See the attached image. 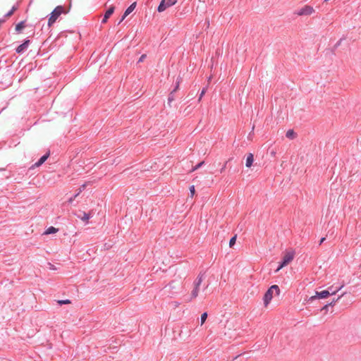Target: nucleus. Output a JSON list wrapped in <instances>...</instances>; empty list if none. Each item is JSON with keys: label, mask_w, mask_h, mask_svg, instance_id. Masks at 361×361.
<instances>
[{"label": "nucleus", "mask_w": 361, "mask_h": 361, "mask_svg": "<svg viewBox=\"0 0 361 361\" xmlns=\"http://www.w3.org/2000/svg\"><path fill=\"white\" fill-rule=\"evenodd\" d=\"M343 295H341V296H339L336 300H334L331 302L329 303V305H334V304L338 301V300Z\"/></svg>", "instance_id": "b1692460"}, {"label": "nucleus", "mask_w": 361, "mask_h": 361, "mask_svg": "<svg viewBox=\"0 0 361 361\" xmlns=\"http://www.w3.org/2000/svg\"><path fill=\"white\" fill-rule=\"evenodd\" d=\"M63 12V6H59L56 8H55L54 10L50 14V17L48 20V26L51 27L56 21L57 18Z\"/></svg>", "instance_id": "7ed1b4c3"}, {"label": "nucleus", "mask_w": 361, "mask_h": 361, "mask_svg": "<svg viewBox=\"0 0 361 361\" xmlns=\"http://www.w3.org/2000/svg\"><path fill=\"white\" fill-rule=\"evenodd\" d=\"M75 198H76V197H75V196L70 197V198L68 199V202L69 204H71V203L74 201V200H75Z\"/></svg>", "instance_id": "393cba45"}, {"label": "nucleus", "mask_w": 361, "mask_h": 361, "mask_svg": "<svg viewBox=\"0 0 361 361\" xmlns=\"http://www.w3.org/2000/svg\"><path fill=\"white\" fill-rule=\"evenodd\" d=\"M172 100H173V97L170 96V97H169V102H171Z\"/></svg>", "instance_id": "473e14b6"}, {"label": "nucleus", "mask_w": 361, "mask_h": 361, "mask_svg": "<svg viewBox=\"0 0 361 361\" xmlns=\"http://www.w3.org/2000/svg\"><path fill=\"white\" fill-rule=\"evenodd\" d=\"M30 42V41L29 39L25 40L23 44L16 48V52L18 54L23 53L27 49Z\"/></svg>", "instance_id": "1a4fd4ad"}, {"label": "nucleus", "mask_w": 361, "mask_h": 361, "mask_svg": "<svg viewBox=\"0 0 361 361\" xmlns=\"http://www.w3.org/2000/svg\"><path fill=\"white\" fill-rule=\"evenodd\" d=\"M25 27V23L23 21L20 22L16 26V30L17 32H20Z\"/></svg>", "instance_id": "f3484780"}, {"label": "nucleus", "mask_w": 361, "mask_h": 361, "mask_svg": "<svg viewBox=\"0 0 361 361\" xmlns=\"http://www.w3.org/2000/svg\"><path fill=\"white\" fill-rule=\"evenodd\" d=\"M254 161V156L252 153H249L246 158L245 165L247 167H250Z\"/></svg>", "instance_id": "f8f14e48"}, {"label": "nucleus", "mask_w": 361, "mask_h": 361, "mask_svg": "<svg viewBox=\"0 0 361 361\" xmlns=\"http://www.w3.org/2000/svg\"><path fill=\"white\" fill-rule=\"evenodd\" d=\"M82 192H80V190H78V191L76 192V194L74 195L75 197H77Z\"/></svg>", "instance_id": "7c9ffc66"}, {"label": "nucleus", "mask_w": 361, "mask_h": 361, "mask_svg": "<svg viewBox=\"0 0 361 361\" xmlns=\"http://www.w3.org/2000/svg\"><path fill=\"white\" fill-rule=\"evenodd\" d=\"M204 164V161H202L200 163H199L198 164H197L193 169L192 171H195L197 169H198L199 168H200L203 164Z\"/></svg>", "instance_id": "412c9836"}, {"label": "nucleus", "mask_w": 361, "mask_h": 361, "mask_svg": "<svg viewBox=\"0 0 361 361\" xmlns=\"http://www.w3.org/2000/svg\"><path fill=\"white\" fill-rule=\"evenodd\" d=\"M204 279V273L200 272L192 283V290L190 298L185 299L186 302H190L198 296L200 287Z\"/></svg>", "instance_id": "f257e3e1"}, {"label": "nucleus", "mask_w": 361, "mask_h": 361, "mask_svg": "<svg viewBox=\"0 0 361 361\" xmlns=\"http://www.w3.org/2000/svg\"><path fill=\"white\" fill-rule=\"evenodd\" d=\"M135 6H136V3L134 2L130 6H128L127 8V9L125 11L124 13H123V16H122L120 22L121 23L130 13H131L134 9L135 8Z\"/></svg>", "instance_id": "6e6552de"}, {"label": "nucleus", "mask_w": 361, "mask_h": 361, "mask_svg": "<svg viewBox=\"0 0 361 361\" xmlns=\"http://www.w3.org/2000/svg\"><path fill=\"white\" fill-rule=\"evenodd\" d=\"M82 192H80V190H78V191L76 192V194L74 195L75 197H77Z\"/></svg>", "instance_id": "c756f323"}, {"label": "nucleus", "mask_w": 361, "mask_h": 361, "mask_svg": "<svg viewBox=\"0 0 361 361\" xmlns=\"http://www.w3.org/2000/svg\"><path fill=\"white\" fill-rule=\"evenodd\" d=\"M85 187H86V185H85V184L82 185L80 187V188H79L80 192H82V190H85Z\"/></svg>", "instance_id": "bb28decb"}, {"label": "nucleus", "mask_w": 361, "mask_h": 361, "mask_svg": "<svg viewBox=\"0 0 361 361\" xmlns=\"http://www.w3.org/2000/svg\"><path fill=\"white\" fill-rule=\"evenodd\" d=\"M190 192L191 195L193 196L195 192V189L194 185H192L190 187Z\"/></svg>", "instance_id": "5701e85b"}, {"label": "nucleus", "mask_w": 361, "mask_h": 361, "mask_svg": "<svg viewBox=\"0 0 361 361\" xmlns=\"http://www.w3.org/2000/svg\"><path fill=\"white\" fill-rule=\"evenodd\" d=\"M114 6H110L106 11L105 16L106 18H109V17L114 13Z\"/></svg>", "instance_id": "4468645a"}, {"label": "nucleus", "mask_w": 361, "mask_h": 361, "mask_svg": "<svg viewBox=\"0 0 361 361\" xmlns=\"http://www.w3.org/2000/svg\"><path fill=\"white\" fill-rule=\"evenodd\" d=\"M235 240H236V235H235V236H233V237H232V238H231V240H230V241H229V246H230L231 247H232L235 245Z\"/></svg>", "instance_id": "aec40b11"}, {"label": "nucleus", "mask_w": 361, "mask_h": 361, "mask_svg": "<svg viewBox=\"0 0 361 361\" xmlns=\"http://www.w3.org/2000/svg\"><path fill=\"white\" fill-rule=\"evenodd\" d=\"M343 287V285H341L338 287H334V286H331L328 288L327 290L330 291V295L336 294L339 290H341Z\"/></svg>", "instance_id": "ddd939ff"}, {"label": "nucleus", "mask_w": 361, "mask_h": 361, "mask_svg": "<svg viewBox=\"0 0 361 361\" xmlns=\"http://www.w3.org/2000/svg\"><path fill=\"white\" fill-rule=\"evenodd\" d=\"M205 92V90H202L201 94H200V98L203 96V94H204Z\"/></svg>", "instance_id": "2f4dec72"}, {"label": "nucleus", "mask_w": 361, "mask_h": 361, "mask_svg": "<svg viewBox=\"0 0 361 361\" xmlns=\"http://www.w3.org/2000/svg\"><path fill=\"white\" fill-rule=\"evenodd\" d=\"M58 302L60 305H63V304H69V303H71V301L69 300H59Z\"/></svg>", "instance_id": "4be33fe9"}, {"label": "nucleus", "mask_w": 361, "mask_h": 361, "mask_svg": "<svg viewBox=\"0 0 361 361\" xmlns=\"http://www.w3.org/2000/svg\"><path fill=\"white\" fill-rule=\"evenodd\" d=\"M145 57H146V55H145V54H142V55L140 56V59H139V62H142V61H143V60L145 59Z\"/></svg>", "instance_id": "a878e982"}, {"label": "nucleus", "mask_w": 361, "mask_h": 361, "mask_svg": "<svg viewBox=\"0 0 361 361\" xmlns=\"http://www.w3.org/2000/svg\"><path fill=\"white\" fill-rule=\"evenodd\" d=\"M4 21H5V20H4V19H3V20H0V23H4Z\"/></svg>", "instance_id": "f704fd0d"}, {"label": "nucleus", "mask_w": 361, "mask_h": 361, "mask_svg": "<svg viewBox=\"0 0 361 361\" xmlns=\"http://www.w3.org/2000/svg\"><path fill=\"white\" fill-rule=\"evenodd\" d=\"M207 318V312H204L202 315H201V325H202L204 322L206 321Z\"/></svg>", "instance_id": "6ab92c4d"}, {"label": "nucleus", "mask_w": 361, "mask_h": 361, "mask_svg": "<svg viewBox=\"0 0 361 361\" xmlns=\"http://www.w3.org/2000/svg\"><path fill=\"white\" fill-rule=\"evenodd\" d=\"M329 295H330L329 290H322L320 292L317 291L315 295L311 296L310 298V300L313 301L315 299H323V298H327Z\"/></svg>", "instance_id": "0eeeda50"}, {"label": "nucleus", "mask_w": 361, "mask_h": 361, "mask_svg": "<svg viewBox=\"0 0 361 361\" xmlns=\"http://www.w3.org/2000/svg\"><path fill=\"white\" fill-rule=\"evenodd\" d=\"M78 217L80 218L82 221L87 222L92 217V215L90 213L82 212L78 214Z\"/></svg>", "instance_id": "9d476101"}, {"label": "nucleus", "mask_w": 361, "mask_h": 361, "mask_svg": "<svg viewBox=\"0 0 361 361\" xmlns=\"http://www.w3.org/2000/svg\"><path fill=\"white\" fill-rule=\"evenodd\" d=\"M49 157V153H47L44 155H43L35 164V166L39 167L40 166L44 161L48 159Z\"/></svg>", "instance_id": "9b49d317"}, {"label": "nucleus", "mask_w": 361, "mask_h": 361, "mask_svg": "<svg viewBox=\"0 0 361 361\" xmlns=\"http://www.w3.org/2000/svg\"><path fill=\"white\" fill-rule=\"evenodd\" d=\"M16 9H17V6H13L12 7V8L4 16V17L6 18H8L11 17L13 14L14 11Z\"/></svg>", "instance_id": "dca6fc26"}, {"label": "nucleus", "mask_w": 361, "mask_h": 361, "mask_svg": "<svg viewBox=\"0 0 361 361\" xmlns=\"http://www.w3.org/2000/svg\"><path fill=\"white\" fill-rule=\"evenodd\" d=\"M294 252L293 251H288L285 253L283 257V259L279 267L276 269L275 272H278L280 269H281L283 267L288 264L294 258Z\"/></svg>", "instance_id": "20e7f679"}, {"label": "nucleus", "mask_w": 361, "mask_h": 361, "mask_svg": "<svg viewBox=\"0 0 361 361\" xmlns=\"http://www.w3.org/2000/svg\"><path fill=\"white\" fill-rule=\"evenodd\" d=\"M108 19H109V18H106V16L104 15V18H103V19H102V23H106Z\"/></svg>", "instance_id": "cd10ccee"}, {"label": "nucleus", "mask_w": 361, "mask_h": 361, "mask_svg": "<svg viewBox=\"0 0 361 361\" xmlns=\"http://www.w3.org/2000/svg\"><path fill=\"white\" fill-rule=\"evenodd\" d=\"M274 292H276L277 295L279 294L280 290L277 285H273L271 286L267 291L265 293L264 296V303L265 306H267V305L270 302L271 299L273 298V294Z\"/></svg>", "instance_id": "f03ea898"}, {"label": "nucleus", "mask_w": 361, "mask_h": 361, "mask_svg": "<svg viewBox=\"0 0 361 361\" xmlns=\"http://www.w3.org/2000/svg\"><path fill=\"white\" fill-rule=\"evenodd\" d=\"M325 240H326L325 238H322L320 241H319V245H322V243H323Z\"/></svg>", "instance_id": "c85d7f7f"}, {"label": "nucleus", "mask_w": 361, "mask_h": 361, "mask_svg": "<svg viewBox=\"0 0 361 361\" xmlns=\"http://www.w3.org/2000/svg\"><path fill=\"white\" fill-rule=\"evenodd\" d=\"M57 228H54V226H50L49 227L46 231L44 232L45 234L48 235V234H51V233H55L57 232Z\"/></svg>", "instance_id": "2eb2a0df"}, {"label": "nucleus", "mask_w": 361, "mask_h": 361, "mask_svg": "<svg viewBox=\"0 0 361 361\" xmlns=\"http://www.w3.org/2000/svg\"><path fill=\"white\" fill-rule=\"evenodd\" d=\"M177 3V0H161L157 11L159 12H163L167 8H169L173 5H175Z\"/></svg>", "instance_id": "423d86ee"}, {"label": "nucleus", "mask_w": 361, "mask_h": 361, "mask_svg": "<svg viewBox=\"0 0 361 361\" xmlns=\"http://www.w3.org/2000/svg\"><path fill=\"white\" fill-rule=\"evenodd\" d=\"M286 135L289 139H293L295 137V133L293 130H288Z\"/></svg>", "instance_id": "a211bd4d"}, {"label": "nucleus", "mask_w": 361, "mask_h": 361, "mask_svg": "<svg viewBox=\"0 0 361 361\" xmlns=\"http://www.w3.org/2000/svg\"><path fill=\"white\" fill-rule=\"evenodd\" d=\"M178 84H179V82H178V83H177V85H176V88L174 89V90H173V91H176V90L178 89Z\"/></svg>", "instance_id": "72a5a7b5"}, {"label": "nucleus", "mask_w": 361, "mask_h": 361, "mask_svg": "<svg viewBox=\"0 0 361 361\" xmlns=\"http://www.w3.org/2000/svg\"><path fill=\"white\" fill-rule=\"evenodd\" d=\"M314 9L312 6L309 5H305L302 8L298 9L295 11V14L299 16H310L314 13Z\"/></svg>", "instance_id": "39448f33"}]
</instances>
